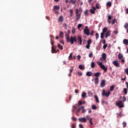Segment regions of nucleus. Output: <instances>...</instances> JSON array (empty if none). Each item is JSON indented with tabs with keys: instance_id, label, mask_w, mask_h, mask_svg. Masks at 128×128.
Instances as JSON below:
<instances>
[{
	"instance_id": "79ce46f5",
	"label": "nucleus",
	"mask_w": 128,
	"mask_h": 128,
	"mask_svg": "<svg viewBox=\"0 0 128 128\" xmlns=\"http://www.w3.org/2000/svg\"><path fill=\"white\" fill-rule=\"evenodd\" d=\"M92 39H88V44L90 45V44H92Z\"/></svg>"
},
{
	"instance_id": "4c0bfd02",
	"label": "nucleus",
	"mask_w": 128,
	"mask_h": 128,
	"mask_svg": "<svg viewBox=\"0 0 128 128\" xmlns=\"http://www.w3.org/2000/svg\"><path fill=\"white\" fill-rule=\"evenodd\" d=\"M82 98H86V93L85 92H84L82 94Z\"/></svg>"
},
{
	"instance_id": "c756f323",
	"label": "nucleus",
	"mask_w": 128,
	"mask_h": 128,
	"mask_svg": "<svg viewBox=\"0 0 128 128\" xmlns=\"http://www.w3.org/2000/svg\"><path fill=\"white\" fill-rule=\"evenodd\" d=\"M78 68L82 70H84V66H82V64L79 65Z\"/></svg>"
},
{
	"instance_id": "423d86ee",
	"label": "nucleus",
	"mask_w": 128,
	"mask_h": 128,
	"mask_svg": "<svg viewBox=\"0 0 128 128\" xmlns=\"http://www.w3.org/2000/svg\"><path fill=\"white\" fill-rule=\"evenodd\" d=\"M110 94V92L108 91L107 93H106V90H104L102 92V96H105L106 98H108Z\"/></svg>"
},
{
	"instance_id": "58836bf2",
	"label": "nucleus",
	"mask_w": 128,
	"mask_h": 128,
	"mask_svg": "<svg viewBox=\"0 0 128 128\" xmlns=\"http://www.w3.org/2000/svg\"><path fill=\"white\" fill-rule=\"evenodd\" d=\"M69 12H70V16H72V12H74L72 10L70 9Z\"/></svg>"
},
{
	"instance_id": "7c9ffc66",
	"label": "nucleus",
	"mask_w": 128,
	"mask_h": 128,
	"mask_svg": "<svg viewBox=\"0 0 128 128\" xmlns=\"http://www.w3.org/2000/svg\"><path fill=\"white\" fill-rule=\"evenodd\" d=\"M112 18H114V16H112V15H108V20H112Z\"/></svg>"
},
{
	"instance_id": "2eb2a0df",
	"label": "nucleus",
	"mask_w": 128,
	"mask_h": 128,
	"mask_svg": "<svg viewBox=\"0 0 128 128\" xmlns=\"http://www.w3.org/2000/svg\"><path fill=\"white\" fill-rule=\"evenodd\" d=\"M80 108V106L78 104H76L74 105V106L73 108V110L72 112H74V110H76V108Z\"/></svg>"
},
{
	"instance_id": "774afa93",
	"label": "nucleus",
	"mask_w": 128,
	"mask_h": 128,
	"mask_svg": "<svg viewBox=\"0 0 128 128\" xmlns=\"http://www.w3.org/2000/svg\"><path fill=\"white\" fill-rule=\"evenodd\" d=\"M79 128H84V125H82V124H79Z\"/></svg>"
},
{
	"instance_id": "6e6d98bb",
	"label": "nucleus",
	"mask_w": 128,
	"mask_h": 128,
	"mask_svg": "<svg viewBox=\"0 0 128 128\" xmlns=\"http://www.w3.org/2000/svg\"><path fill=\"white\" fill-rule=\"evenodd\" d=\"M123 102H126V96H123Z\"/></svg>"
},
{
	"instance_id": "864d4df0",
	"label": "nucleus",
	"mask_w": 128,
	"mask_h": 128,
	"mask_svg": "<svg viewBox=\"0 0 128 128\" xmlns=\"http://www.w3.org/2000/svg\"><path fill=\"white\" fill-rule=\"evenodd\" d=\"M104 33L102 32V33L100 34V38H104Z\"/></svg>"
},
{
	"instance_id": "5701e85b",
	"label": "nucleus",
	"mask_w": 128,
	"mask_h": 128,
	"mask_svg": "<svg viewBox=\"0 0 128 128\" xmlns=\"http://www.w3.org/2000/svg\"><path fill=\"white\" fill-rule=\"evenodd\" d=\"M86 76H92V72H86Z\"/></svg>"
},
{
	"instance_id": "37998d69",
	"label": "nucleus",
	"mask_w": 128,
	"mask_h": 128,
	"mask_svg": "<svg viewBox=\"0 0 128 128\" xmlns=\"http://www.w3.org/2000/svg\"><path fill=\"white\" fill-rule=\"evenodd\" d=\"M88 96H92V92L90 91L88 92Z\"/></svg>"
},
{
	"instance_id": "a211bd4d",
	"label": "nucleus",
	"mask_w": 128,
	"mask_h": 128,
	"mask_svg": "<svg viewBox=\"0 0 128 128\" xmlns=\"http://www.w3.org/2000/svg\"><path fill=\"white\" fill-rule=\"evenodd\" d=\"M52 54H56L57 52L56 50L54 49V48L53 47V46H52Z\"/></svg>"
},
{
	"instance_id": "f03ea898",
	"label": "nucleus",
	"mask_w": 128,
	"mask_h": 128,
	"mask_svg": "<svg viewBox=\"0 0 128 128\" xmlns=\"http://www.w3.org/2000/svg\"><path fill=\"white\" fill-rule=\"evenodd\" d=\"M100 60L104 62L105 64H106V54L105 53L102 54V58H100Z\"/></svg>"
},
{
	"instance_id": "b1692460",
	"label": "nucleus",
	"mask_w": 128,
	"mask_h": 128,
	"mask_svg": "<svg viewBox=\"0 0 128 128\" xmlns=\"http://www.w3.org/2000/svg\"><path fill=\"white\" fill-rule=\"evenodd\" d=\"M94 84H98V80H98V78H95V80H94Z\"/></svg>"
},
{
	"instance_id": "5fc2aeb1",
	"label": "nucleus",
	"mask_w": 128,
	"mask_h": 128,
	"mask_svg": "<svg viewBox=\"0 0 128 128\" xmlns=\"http://www.w3.org/2000/svg\"><path fill=\"white\" fill-rule=\"evenodd\" d=\"M78 76H82V73L80 72H78Z\"/></svg>"
},
{
	"instance_id": "49530a36",
	"label": "nucleus",
	"mask_w": 128,
	"mask_h": 128,
	"mask_svg": "<svg viewBox=\"0 0 128 128\" xmlns=\"http://www.w3.org/2000/svg\"><path fill=\"white\" fill-rule=\"evenodd\" d=\"M64 30H68V26L66 24H64Z\"/></svg>"
},
{
	"instance_id": "09e8293b",
	"label": "nucleus",
	"mask_w": 128,
	"mask_h": 128,
	"mask_svg": "<svg viewBox=\"0 0 128 128\" xmlns=\"http://www.w3.org/2000/svg\"><path fill=\"white\" fill-rule=\"evenodd\" d=\"M108 48V44H104V46H103L104 50H106Z\"/></svg>"
},
{
	"instance_id": "338daca9",
	"label": "nucleus",
	"mask_w": 128,
	"mask_h": 128,
	"mask_svg": "<svg viewBox=\"0 0 128 128\" xmlns=\"http://www.w3.org/2000/svg\"><path fill=\"white\" fill-rule=\"evenodd\" d=\"M78 104H79L80 106H82V104H84L82 103V101H79V102H78Z\"/></svg>"
},
{
	"instance_id": "4468645a",
	"label": "nucleus",
	"mask_w": 128,
	"mask_h": 128,
	"mask_svg": "<svg viewBox=\"0 0 128 128\" xmlns=\"http://www.w3.org/2000/svg\"><path fill=\"white\" fill-rule=\"evenodd\" d=\"M110 32H111L110 30H108V31L106 32V36H105V38H107L108 36H110Z\"/></svg>"
},
{
	"instance_id": "69168bd1",
	"label": "nucleus",
	"mask_w": 128,
	"mask_h": 128,
	"mask_svg": "<svg viewBox=\"0 0 128 128\" xmlns=\"http://www.w3.org/2000/svg\"><path fill=\"white\" fill-rule=\"evenodd\" d=\"M80 58H81L80 56L78 55L77 56V60H80Z\"/></svg>"
},
{
	"instance_id": "a19ab883",
	"label": "nucleus",
	"mask_w": 128,
	"mask_h": 128,
	"mask_svg": "<svg viewBox=\"0 0 128 128\" xmlns=\"http://www.w3.org/2000/svg\"><path fill=\"white\" fill-rule=\"evenodd\" d=\"M95 36H96V40H98V38H100V36L98 35V33H96Z\"/></svg>"
},
{
	"instance_id": "4d7b16f0",
	"label": "nucleus",
	"mask_w": 128,
	"mask_h": 128,
	"mask_svg": "<svg viewBox=\"0 0 128 128\" xmlns=\"http://www.w3.org/2000/svg\"><path fill=\"white\" fill-rule=\"evenodd\" d=\"M80 112V108L79 107L76 110V114H78V112Z\"/></svg>"
},
{
	"instance_id": "412c9836",
	"label": "nucleus",
	"mask_w": 128,
	"mask_h": 128,
	"mask_svg": "<svg viewBox=\"0 0 128 128\" xmlns=\"http://www.w3.org/2000/svg\"><path fill=\"white\" fill-rule=\"evenodd\" d=\"M60 10V6H54V10Z\"/></svg>"
},
{
	"instance_id": "c85d7f7f",
	"label": "nucleus",
	"mask_w": 128,
	"mask_h": 128,
	"mask_svg": "<svg viewBox=\"0 0 128 128\" xmlns=\"http://www.w3.org/2000/svg\"><path fill=\"white\" fill-rule=\"evenodd\" d=\"M106 6H109L110 8V6H112V2H108L106 3Z\"/></svg>"
},
{
	"instance_id": "aec40b11",
	"label": "nucleus",
	"mask_w": 128,
	"mask_h": 128,
	"mask_svg": "<svg viewBox=\"0 0 128 128\" xmlns=\"http://www.w3.org/2000/svg\"><path fill=\"white\" fill-rule=\"evenodd\" d=\"M108 27H105V28H104L102 29V32L103 34H104V33H106V32H108Z\"/></svg>"
},
{
	"instance_id": "2f4dec72",
	"label": "nucleus",
	"mask_w": 128,
	"mask_h": 128,
	"mask_svg": "<svg viewBox=\"0 0 128 128\" xmlns=\"http://www.w3.org/2000/svg\"><path fill=\"white\" fill-rule=\"evenodd\" d=\"M58 46L59 48H60L62 50L64 47L60 45V44H58Z\"/></svg>"
},
{
	"instance_id": "f8f14e48",
	"label": "nucleus",
	"mask_w": 128,
	"mask_h": 128,
	"mask_svg": "<svg viewBox=\"0 0 128 128\" xmlns=\"http://www.w3.org/2000/svg\"><path fill=\"white\" fill-rule=\"evenodd\" d=\"M104 86H106V80H103L101 81L100 86H101V88H104Z\"/></svg>"
},
{
	"instance_id": "0eeeda50",
	"label": "nucleus",
	"mask_w": 128,
	"mask_h": 128,
	"mask_svg": "<svg viewBox=\"0 0 128 128\" xmlns=\"http://www.w3.org/2000/svg\"><path fill=\"white\" fill-rule=\"evenodd\" d=\"M113 64L115 66L116 68H120V64L117 60H114L112 62Z\"/></svg>"
},
{
	"instance_id": "e2e57ef3",
	"label": "nucleus",
	"mask_w": 128,
	"mask_h": 128,
	"mask_svg": "<svg viewBox=\"0 0 128 128\" xmlns=\"http://www.w3.org/2000/svg\"><path fill=\"white\" fill-rule=\"evenodd\" d=\"M125 72H126L127 76H128V68H126L125 70Z\"/></svg>"
},
{
	"instance_id": "9b49d317",
	"label": "nucleus",
	"mask_w": 128,
	"mask_h": 128,
	"mask_svg": "<svg viewBox=\"0 0 128 128\" xmlns=\"http://www.w3.org/2000/svg\"><path fill=\"white\" fill-rule=\"evenodd\" d=\"M79 122H86V118H79Z\"/></svg>"
},
{
	"instance_id": "72a5a7b5",
	"label": "nucleus",
	"mask_w": 128,
	"mask_h": 128,
	"mask_svg": "<svg viewBox=\"0 0 128 128\" xmlns=\"http://www.w3.org/2000/svg\"><path fill=\"white\" fill-rule=\"evenodd\" d=\"M124 94H128V88H124Z\"/></svg>"
},
{
	"instance_id": "13d9d810",
	"label": "nucleus",
	"mask_w": 128,
	"mask_h": 128,
	"mask_svg": "<svg viewBox=\"0 0 128 128\" xmlns=\"http://www.w3.org/2000/svg\"><path fill=\"white\" fill-rule=\"evenodd\" d=\"M76 14H78V12H80V10L78 8L76 9Z\"/></svg>"
},
{
	"instance_id": "c03bdc74",
	"label": "nucleus",
	"mask_w": 128,
	"mask_h": 128,
	"mask_svg": "<svg viewBox=\"0 0 128 128\" xmlns=\"http://www.w3.org/2000/svg\"><path fill=\"white\" fill-rule=\"evenodd\" d=\"M70 2L72 4H74L76 2V0H70Z\"/></svg>"
},
{
	"instance_id": "473e14b6",
	"label": "nucleus",
	"mask_w": 128,
	"mask_h": 128,
	"mask_svg": "<svg viewBox=\"0 0 128 128\" xmlns=\"http://www.w3.org/2000/svg\"><path fill=\"white\" fill-rule=\"evenodd\" d=\"M59 36L60 38H64V32H60Z\"/></svg>"
},
{
	"instance_id": "052dcab7",
	"label": "nucleus",
	"mask_w": 128,
	"mask_h": 128,
	"mask_svg": "<svg viewBox=\"0 0 128 128\" xmlns=\"http://www.w3.org/2000/svg\"><path fill=\"white\" fill-rule=\"evenodd\" d=\"M71 128H76V124H72Z\"/></svg>"
},
{
	"instance_id": "f257e3e1",
	"label": "nucleus",
	"mask_w": 128,
	"mask_h": 128,
	"mask_svg": "<svg viewBox=\"0 0 128 128\" xmlns=\"http://www.w3.org/2000/svg\"><path fill=\"white\" fill-rule=\"evenodd\" d=\"M97 64L98 66H100V68H102V70H104V72H106L108 71V68L106 67V66L102 64V62H98Z\"/></svg>"
},
{
	"instance_id": "7ed1b4c3",
	"label": "nucleus",
	"mask_w": 128,
	"mask_h": 128,
	"mask_svg": "<svg viewBox=\"0 0 128 128\" xmlns=\"http://www.w3.org/2000/svg\"><path fill=\"white\" fill-rule=\"evenodd\" d=\"M84 34H86L88 36H90V29H88V26H85V28L84 30Z\"/></svg>"
},
{
	"instance_id": "c9c22d12",
	"label": "nucleus",
	"mask_w": 128,
	"mask_h": 128,
	"mask_svg": "<svg viewBox=\"0 0 128 128\" xmlns=\"http://www.w3.org/2000/svg\"><path fill=\"white\" fill-rule=\"evenodd\" d=\"M96 8H97V10H100V4L96 3Z\"/></svg>"
},
{
	"instance_id": "0e129e2a",
	"label": "nucleus",
	"mask_w": 128,
	"mask_h": 128,
	"mask_svg": "<svg viewBox=\"0 0 128 128\" xmlns=\"http://www.w3.org/2000/svg\"><path fill=\"white\" fill-rule=\"evenodd\" d=\"M89 58H92V52L91 53H90Z\"/></svg>"
},
{
	"instance_id": "20e7f679",
	"label": "nucleus",
	"mask_w": 128,
	"mask_h": 128,
	"mask_svg": "<svg viewBox=\"0 0 128 128\" xmlns=\"http://www.w3.org/2000/svg\"><path fill=\"white\" fill-rule=\"evenodd\" d=\"M70 42H71L72 44H74V42H76V37L71 36Z\"/></svg>"
},
{
	"instance_id": "cd10ccee",
	"label": "nucleus",
	"mask_w": 128,
	"mask_h": 128,
	"mask_svg": "<svg viewBox=\"0 0 128 128\" xmlns=\"http://www.w3.org/2000/svg\"><path fill=\"white\" fill-rule=\"evenodd\" d=\"M95 66H96V63H94V62H92V63H91V68H94Z\"/></svg>"
},
{
	"instance_id": "ddd939ff",
	"label": "nucleus",
	"mask_w": 128,
	"mask_h": 128,
	"mask_svg": "<svg viewBox=\"0 0 128 128\" xmlns=\"http://www.w3.org/2000/svg\"><path fill=\"white\" fill-rule=\"evenodd\" d=\"M76 20L78 21V20L80 18V16H82V13L80 12V14H76Z\"/></svg>"
},
{
	"instance_id": "de8ad7c7",
	"label": "nucleus",
	"mask_w": 128,
	"mask_h": 128,
	"mask_svg": "<svg viewBox=\"0 0 128 128\" xmlns=\"http://www.w3.org/2000/svg\"><path fill=\"white\" fill-rule=\"evenodd\" d=\"M122 124L123 128H126V122H124Z\"/></svg>"
},
{
	"instance_id": "680f3d73",
	"label": "nucleus",
	"mask_w": 128,
	"mask_h": 128,
	"mask_svg": "<svg viewBox=\"0 0 128 128\" xmlns=\"http://www.w3.org/2000/svg\"><path fill=\"white\" fill-rule=\"evenodd\" d=\"M90 45L88 44L86 46V48H87L88 50H90Z\"/></svg>"
},
{
	"instance_id": "dca6fc26",
	"label": "nucleus",
	"mask_w": 128,
	"mask_h": 128,
	"mask_svg": "<svg viewBox=\"0 0 128 128\" xmlns=\"http://www.w3.org/2000/svg\"><path fill=\"white\" fill-rule=\"evenodd\" d=\"M58 20L60 22H62L64 21V17H62V16H60L58 19Z\"/></svg>"
},
{
	"instance_id": "3c124183",
	"label": "nucleus",
	"mask_w": 128,
	"mask_h": 128,
	"mask_svg": "<svg viewBox=\"0 0 128 128\" xmlns=\"http://www.w3.org/2000/svg\"><path fill=\"white\" fill-rule=\"evenodd\" d=\"M116 24V18L112 20V24Z\"/></svg>"
},
{
	"instance_id": "bf43d9fd",
	"label": "nucleus",
	"mask_w": 128,
	"mask_h": 128,
	"mask_svg": "<svg viewBox=\"0 0 128 128\" xmlns=\"http://www.w3.org/2000/svg\"><path fill=\"white\" fill-rule=\"evenodd\" d=\"M120 60H122L121 63L122 64H124V59L122 58V59H120Z\"/></svg>"
},
{
	"instance_id": "e433bc0d",
	"label": "nucleus",
	"mask_w": 128,
	"mask_h": 128,
	"mask_svg": "<svg viewBox=\"0 0 128 128\" xmlns=\"http://www.w3.org/2000/svg\"><path fill=\"white\" fill-rule=\"evenodd\" d=\"M84 16H88V10H84Z\"/></svg>"
},
{
	"instance_id": "6ab92c4d",
	"label": "nucleus",
	"mask_w": 128,
	"mask_h": 128,
	"mask_svg": "<svg viewBox=\"0 0 128 128\" xmlns=\"http://www.w3.org/2000/svg\"><path fill=\"white\" fill-rule=\"evenodd\" d=\"M123 44H126V46H128V39H124L123 40Z\"/></svg>"
},
{
	"instance_id": "393cba45",
	"label": "nucleus",
	"mask_w": 128,
	"mask_h": 128,
	"mask_svg": "<svg viewBox=\"0 0 128 128\" xmlns=\"http://www.w3.org/2000/svg\"><path fill=\"white\" fill-rule=\"evenodd\" d=\"M122 58H124V56H122V54H119L118 55V60H122Z\"/></svg>"
},
{
	"instance_id": "4be33fe9",
	"label": "nucleus",
	"mask_w": 128,
	"mask_h": 128,
	"mask_svg": "<svg viewBox=\"0 0 128 128\" xmlns=\"http://www.w3.org/2000/svg\"><path fill=\"white\" fill-rule=\"evenodd\" d=\"M94 98L96 100V102H97L98 104H99L100 102V100H98V95H95L94 96Z\"/></svg>"
},
{
	"instance_id": "39448f33",
	"label": "nucleus",
	"mask_w": 128,
	"mask_h": 128,
	"mask_svg": "<svg viewBox=\"0 0 128 128\" xmlns=\"http://www.w3.org/2000/svg\"><path fill=\"white\" fill-rule=\"evenodd\" d=\"M116 105L120 108H124V102H122V100H120L119 102L116 104Z\"/></svg>"
},
{
	"instance_id": "6e6552de",
	"label": "nucleus",
	"mask_w": 128,
	"mask_h": 128,
	"mask_svg": "<svg viewBox=\"0 0 128 128\" xmlns=\"http://www.w3.org/2000/svg\"><path fill=\"white\" fill-rule=\"evenodd\" d=\"M96 8L94 6H92V8L90 9V12L92 14H96Z\"/></svg>"
},
{
	"instance_id": "a18cd8bd",
	"label": "nucleus",
	"mask_w": 128,
	"mask_h": 128,
	"mask_svg": "<svg viewBox=\"0 0 128 128\" xmlns=\"http://www.w3.org/2000/svg\"><path fill=\"white\" fill-rule=\"evenodd\" d=\"M72 34H76V29L74 28H72Z\"/></svg>"
},
{
	"instance_id": "9d476101",
	"label": "nucleus",
	"mask_w": 128,
	"mask_h": 128,
	"mask_svg": "<svg viewBox=\"0 0 128 128\" xmlns=\"http://www.w3.org/2000/svg\"><path fill=\"white\" fill-rule=\"evenodd\" d=\"M78 43L80 46L82 42V36H79L78 37Z\"/></svg>"
},
{
	"instance_id": "603ef678",
	"label": "nucleus",
	"mask_w": 128,
	"mask_h": 128,
	"mask_svg": "<svg viewBox=\"0 0 128 128\" xmlns=\"http://www.w3.org/2000/svg\"><path fill=\"white\" fill-rule=\"evenodd\" d=\"M124 28H128V23H126L124 26Z\"/></svg>"
},
{
	"instance_id": "8fccbe9b",
	"label": "nucleus",
	"mask_w": 128,
	"mask_h": 128,
	"mask_svg": "<svg viewBox=\"0 0 128 128\" xmlns=\"http://www.w3.org/2000/svg\"><path fill=\"white\" fill-rule=\"evenodd\" d=\"M82 24H80L78 26V28H82Z\"/></svg>"
},
{
	"instance_id": "1a4fd4ad",
	"label": "nucleus",
	"mask_w": 128,
	"mask_h": 128,
	"mask_svg": "<svg viewBox=\"0 0 128 128\" xmlns=\"http://www.w3.org/2000/svg\"><path fill=\"white\" fill-rule=\"evenodd\" d=\"M65 38L67 42H70V34L66 33L65 35Z\"/></svg>"
},
{
	"instance_id": "f704fd0d",
	"label": "nucleus",
	"mask_w": 128,
	"mask_h": 128,
	"mask_svg": "<svg viewBox=\"0 0 128 128\" xmlns=\"http://www.w3.org/2000/svg\"><path fill=\"white\" fill-rule=\"evenodd\" d=\"M92 110H96V105H92Z\"/></svg>"
},
{
	"instance_id": "f3484780",
	"label": "nucleus",
	"mask_w": 128,
	"mask_h": 128,
	"mask_svg": "<svg viewBox=\"0 0 128 128\" xmlns=\"http://www.w3.org/2000/svg\"><path fill=\"white\" fill-rule=\"evenodd\" d=\"M72 69L70 70V74H68V76H72L71 74L72 72L74 70V66H71Z\"/></svg>"
},
{
	"instance_id": "bb28decb",
	"label": "nucleus",
	"mask_w": 128,
	"mask_h": 128,
	"mask_svg": "<svg viewBox=\"0 0 128 128\" xmlns=\"http://www.w3.org/2000/svg\"><path fill=\"white\" fill-rule=\"evenodd\" d=\"M114 85H112V86H110V91L112 92V90H114Z\"/></svg>"
},
{
	"instance_id": "ea45409f",
	"label": "nucleus",
	"mask_w": 128,
	"mask_h": 128,
	"mask_svg": "<svg viewBox=\"0 0 128 128\" xmlns=\"http://www.w3.org/2000/svg\"><path fill=\"white\" fill-rule=\"evenodd\" d=\"M89 122L92 126L94 124V123L92 122V118H90V120H89Z\"/></svg>"
},
{
	"instance_id": "a878e982",
	"label": "nucleus",
	"mask_w": 128,
	"mask_h": 128,
	"mask_svg": "<svg viewBox=\"0 0 128 128\" xmlns=\"http://www.w3.org/2000/svg\"><path fill=\"white\" fill-rule=\"evenodd\" d=\"M100 76V72H97L95 74H94V76H96V78H98Z\"/></svg>"
}]
</instances>
